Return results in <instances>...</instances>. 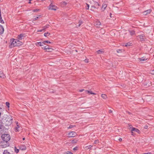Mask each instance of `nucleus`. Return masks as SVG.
<instances>
[{"mask_svg":"<svg viewBox=\"0 0 154 154\" xmlns=\"http://www.w3.org/2000/svg\"><path fill=\"white\" fill-rule=\"evenodd\" d=\"M4 31V29L3 26L0 25V35H1L3 33Z\"/></svg>","mask_w":154,"mask_h":154,"instance_id":"nucleus-12","label":"nucleus"},{"mask_svg":"<svg viewBox=\"0 0 154 154\" xmlns=\"http://www.w3.org/2000/svg\"><path fill=\"white\" fill-rule=\"evenodd\" d=\"M151 11V10L150 9H149L146 11H144L143 12V14L144 15H146L147 14H149Z\"/></svg>","mask_w":154,"mask_h":154,"instance_id":"nucleus-14","label":"nucleus"},{"mask_svg":"<svg viewBox=\"0 0 154 154\" xmlns=\"http://www.w3.org/2000/svg\"><path fill=\"white\" fill-rule=\"evenodd\" d=\"M109 113H112V110H109Z\"/></svg>","mask_w":154,"mask_h":154,"instance_id":"nucleus-52","label":"nucleus"},{"mask_svg":"<svg viewBox=\"0 0 154 154\" xmlns=\"http://www.w3.org/2000/svg\"><path fill=\"white\" fill-rule=\"evenodd\" d=\"M84 90V89L80 90H79V91L80 92H82Z\"/></svg>","mask_w":154,"mask_h":154,"instance_id":"nucleus-50","label":"nucleus"},{"mask_svg":"<svg viewBox=\"0 0 154 154\" xmlns=\"http://www.w3.org/2000/svg\"><path fill=\"white\" fill-rule=\"evenodd\" d=\"M112 14L110 13V17H112Z\"/></svg>","mask_w":154,"mask_h":154,"instance_id":"nucleus-55","label":"nucleus"},{"mask_svg":"<svg viewBox=\"0 0 154 154\" xmlns=\"http://www.w3.org/2000/svg\"><path fill=\"white\" fill-rule=\"evenodd\" d=\"M150 73L152 75H154V70L151 71L150 72Z\"/></svg>","mask_w":154,"mask_h":154,"instance_id":"nucleus-44","label":"nucleus"},{"mask_svg":"<svg viewBox=\"0 0 154 154\" xmlns=\"http://www.w3.org/2000/svg\"><path fill=\"white\" fill-rule=\"evenodd\" d=\"M100 22L98 20H96L94 23V25L97 27H100Z\"/></svg>","mask_w":154,"mask_h":154,"instance_id":"nucleus-7","label":"nucleus"},{"mask_svg":"<svg viewBox=\"0 0 154 154\" xmlns=\"http://www.w3.org/2000/svg\"><path fill=\"white\" fill-rule=\"evenodd\" d=\"M49 25H46L43 27V29H45V30L46 28H47L48 27Z\"/></svg>","mask_w":154,"mask_h":154,"instance_id":"nucleus-38","label":"nucleus"},{"mask_svg":"<svg viewBox=\"0 0 154 154\" xmlns=\"http://www.w3.org/2000/svg\"><path fill=\"white\" fill-rule=\"evenodd\" d=\"M99 141L98 140H96L94 142V144H97L98 143Z\"/></svg>","mask_w":154,"mask_h":154,"instance_id":"nucleus-43","label":"nucleus"},{"mask_svg":"<svg viewBox=\"0 0 154 154\" xmlns=\"http://www.w3.org/2000/svg\"><path fill=\"white\" fill-rule=\"evenodd\" d=\"M67 154H73L72 153L70 152H67Z\"/></svg>","mask_w":154,"mask_h":154,"instance_id":"nucleus-47","label":"nucleus"},{"mask_svg":"<svg viewBox=\"0 0 154 154\" xmlns=\"http://www.w3.org/2000/svg\"><path fill=\"white\" fill-rule=\"evenodd\" d=\"M44 43H47L50 44L51 42L49 41H44Z\"/></svg>","mask_w":154,"mask_h":154,"instance_id":"nucleus-41","label":"nucleus"},{"mask_svg":"<svg viewBox=\"0 0 154 154\" xmlns=\"http://www.w3.org/2000/svg\"><path fill=\"white\" fill-rule=\"evenodd\" d=\"M138 36L141 41H144L145 38L144 35H139Z\"/></svg>","mask_w":154,"mask_h":154,"instance_id":"nucleus-11","label":"nucleus"},{"mask_svg":"<svg viewBox=\"0 0 154 154\" xmlns=\"http://www.w3.org/2000/svg\"><path fill=\"white\" fill-rule=\"evenodd\" d=\"M86 5H87V6L85 7V8L86 9H88L89 8V5L88 4H86Z\"/></svg>","mask_w":154,"mask_h":154,"instance_id":"nucleus-36","label":"nucleus"},{"mask_svg":"<svg viewBox=\"0 0 154 154\" xmlns=\"http://www.w3.org/2000/svg\"><path fill=\"white\" fill-rule=\"evenodd\" d=\"M5 75L3 73L1 72H0V77L4 79L5 78Z\"/></svg>","mask_w":154,"mask_h":154,"instance_id":"nucleus-17","label":"nucleus"},{"mask_svg":"<svg viewBox=\"0 0 154 154\" xmlns=\"http://www.w3.org/2000/svg\"><path fill=\"white\" fill-rule=\"evenodd\" d=\"M50 33L48 32L45 33L44 34V36H45V37H47V36H48L49 35H50Z\"/></svg>","mask_w":154,"mask_h":154,"instance_id":"nucleus-30","label":"nucleus"},{"mask_svg":"<svg viewBox=\"0 0 154 154\" xmlns=\"http://www.w3.org/2000/svg\"><path fill=\"white\" fill-rule=\"evenodd\" d=\"M85 63H88L89 62V60L88 59H86L85 60Z\"/></svg>","mask_w":154,"mask_h":154,"instance_id":"nucleus-42","label":"nucleus"},{"mask_svg":"<svg viewBox=\"0 0 154 154\" xmlns=\"http://www.w3.org/2000/svg\"><path fill=\"white\" fill-rule=\"evenodd\" d=\"M40 10L39 9H36L34 10H32V11L33 12H37L38 11H39Z\"/></svg>","mask_w":154,"mask_h":154,"instance_id":"nucleus-29","label":"nucleus"},{"mask_svg":"<svg viewBox=\"0 0 154 154\" xmlns=\"http://www.w3.org/2000/svg\"><path fill=\"white\" fill-rule=\"evenodd\" d=\"M138 61L142 63L143 61L146 60H147V58H146L145 57H143L141 58H138Z\"/></svg>","mask_w":154,"mask_h":154,"instance_id":"nucleus-8","label":"nucleus"},{"mask_svg":"<svg viewBox=\"0 0 154 154\" xmlns=\"http://www.w3.org/2000/svg\"><path fill=\"white\" fill-rule=\"evenodd\" d=\"M16 124L17 126L15 128L14 131L16 132H19V128H20V126L18 125V122L16 123Z\"/></svg>","mask_w":154,"mask_h":154,"instance_id":"nucleus-10","label":"nucleus"},{"mask_svg":"<svg viewBox=\"0 0 154 154\" xmlns=\"http://www.w3.org/2000/svg\"><path fill=\"white\" fill-rule=\"evenodd\" d=\"M22 44V43L17 39H14L11 42V45L13 46H19Z\"/></svg>","mask_w":154,"mask_h":154,"instance_id":"nucleus-1","label":"nucleus"},{"mask_svg":"<svg viewBox=\"0 0 154 154\" xmlns=\"http://www.w3.org/2000/svg\"><path fill=\"white\" fill-rule=\"evenodd\" d=\"M2 154H11V153L7 149H5L3 151Z\"/></svg>","mask_w":154,"mask_h":154,"instance_id":"nucleus-15","label":"nucleus"},{"mask_svg":"<svg viewBox=\"0 0 154 154\" xmlns=\"http://www.w3.org/2000/svg\"><path fill=\"white\" fill-rule=\"evenodd\" d=\"M101 97L103 98V99H106L107 98V96L105 94H102L101 95Z\"/></svg>","mask_w":154,"mask_h":154,"instance_id":"nucleus-21","label":"nucleus"},{"mask_svg":"<svg viewBox=\"0 0 154 154\" xmlns=\"http://www.w3.org/2000/svg\"><path fill=\"white\" fill-rule=\"evenodd\" d=\"M69 137H74L77 135L76 133L74 131H71L68 134Z\"/></svg>","mask_w":154,"mask_h":154,"instance_id":"nucleus-6","label":"nucleus"},{"mask_svg":"<svg viewBox=\"0 0 154 154\" xmlns=\"http://www.w3.org/2000/svg\"><path fill=\"white\" fill-rule=\"evenodd\" d=\"M107 7V5L106 4L103 5H102V8H104V9H105Z\"/></svg>","mask_w":154,"mask_h":154,"instance_id":"nucleus-35","label":"nucleus"},{"mask_svg":"<svg viewBox=\"0 0 154 154\" xmlns=\"http://www.w3.org/2000/svg\"><path fill=\"white\" fill-rule=\"evenodd\" d=\"M6 106L8 107V108H9V106H10V103L9 102H6Z\"/></svg>","mask_w":154,"mask_h":154,"instance_id":"nucleus-32","label":"nucleus"},{"mask_svg":"<svg viewBox=\"0 0 154 154\" xmlns=\"http://www.w3.org/2000/svg\"><path fill=\"white\" fill-rule=\"evenodd\" d=\"M57 7L56 5L53 4L52 3H51L49 6V9L56 11L57 9Z\"/></svg>","mask_w":154,"mask_h":154,"instance_id":"nucleus-5","label":"nucleus"},{"mask_svg":"<svg viewBox=\"0 0 154 154\" xmlns=\"http://www.w3.org/2000/svg\"><path fill=\"white\" fill-rule=\"evenodd\" d=\"M24 36V35L23 34H20L18 35V38L20 40H21L23 39Z\"/></svg>","mask_w":154,"mask_h":154,"instance_id":"nucleus-16","label":"nucleus"},{"mask_svg":"<svg viewBox=\"0 0 154 154\" xmlns=\"http://www.w3.org/2000/svg\"><path fill=\"white\" fill-rule=\"evenodd\" d=\"M12 119L11 118L9 117L7 118L6 124L7 125H9L12 123Z\"/></svg>","mask_w":154,"mask_h":154,"instance_id":"nucleus-4","label":"nucleus"},{"mask_svg":"<svg viewBox=\"0 0 154 154\" xmlns=\"http://www.w3.org/2000/svg\"><path fill=\"white\" fill-rule=\"evenodd\" d=\"M131 134H132V135H134L133 131H131Z\"/></svg>","mask_w":154,"mask_h":154,"instance_id":"nucleus-54","label":"nucleus"},{"mask_svg":"<svg viewBox=\"0 0 154 154\" xmlns=\"http://www.w3.org/2000/svg\"><path fill=\"white\" fill-rule=\"evenodd\" d=\"M48 48V47L46 46L44 47L43 48H42L44 50H46V51L47 50V49Z\"/></svg>","mask_w":154,"mask_h":154,"instance_id":"nucleus-37","label":"nucleus"},{"mask_svg":"<svg viewBox=\"0 0 154 154\" xmlns=\"http://www.w3.org/2000/svg\"><path fill=\"white\" fill-rule=\"evenodd\" d=\"M78 147L77 146H76V147H75L74 148H73V150L74 151H75L78 150Z\"/></svg>","mask_w":154,"mask_h":154,"instance_id":"nucleus-39","label":"nucleus"},{"mask_svg":"<svg viewBox=\"0 0 154 154\" xmlns=\"http://www.w3.org/2000/svg\"><path fill=\"white\" fill-rule=\"evenodd\" d=\"M1 138L2 140L8 142L11 139L10 135L8 134H3L1 136Z\"/></svg>","mask_w":154,"mask_h":154,"instance_id":"nucleus-2","label":"nucleus"},{"mask_svg":"<svg viewBox=\"0 0 154 154\" xmlns=\"http://www.w3.org/2000/svg\"><path fill=\"white\" fill-rule=\"evenodd\" d=\"M143 154H152V153L150 152H148L147 153H144Z\"/></svg>","mask_w":154,"mask_h":154,"instance_id":"nucleus-51","label":"nucleus"},{"mask_svg":"<svg viewBox=\"0 0 154 154\" xmlns=\"http://www.w3.org/2000/svg\"><path fill=\"white\" fill-rule=\"evenodd\" d=\"M83 23V22L81 20H80L79 22V24L78 25H76L77 27H79Z\"/></svg>","mask_w":154,"mask_h":154,"instance_id":"nucleus-24","label":"nucleus"},{"mask_svg":"<svg viewBox=\"0 0 154 154\" xmlns=\"http://www.w3.org/2000/svg\"><path fill=\"white\" fill-rule=\"evenodd\" d=\"M61 4L62 5H63V6L66 5L67 4L65 2H62Z\"/></svg>","mask_w":154,"mask_h":154,"instance_id":"nucleus-34","label":"nucleus"},{"mask_svg":"<svg viewBox=\"0 0 154 154\" xmlns=\"http://www.w3.org/2000/svg\"><path fill=\"white\" fill-rule=\"evenodd\" d=\"M4 127V126L3 125L2 121L0 120V129L3 128Z\"/></svg>","mask_w":154,"mask_h":154,"instance_id":"nucleus-18","label":"nucleus"},{"mask_svg":"<svg viewBox=\"0 0 154 154\" xmlns=\"http://www.w3.org/2000/svg\"><path fill=\"white\" fill-rule=\"evenodd\" d=\"M103 52H104L103 49L99 50L96 51V52L98 54H101Z\"/></svg>","mask_w":154,"mask_h":154,"instance_id":"nucleus-19","label":"nucleus"},{"mask_svg":"<svg viewBox=\"0 0 154 154\" xmlns=\"http://www.w3.org/2000/svg\"><path fill=\"white\" fill-rule=\"evenodd\" d=\"M75 125H69V127L68 128V129H70V128H72L74 127H75Z\"/></svg>","mask_w":154,"mask_h":154,"instance_id":"nucleus-33","label":"nucleus"},{"mask_svg":"<svg viewBox=\"0 0 154 154\" xmlns=\"http://www.w3.org/2000/svg\"><path fill=\"white\" fill-rule=\"evenodd\" d=\"M25 138H23V140H25Z\"/></svg>","mask_w":154,"mask_h":154,"instance_id":"nucleus-56","label":"nucleus"},{"mask_svg":"<svg viewBox=\"0 0 154 154\" xmlns=\"http://www.w3.org/2000/svg\"><path fill=\"white\" fill-rule=\"evenodd\" d=\"M31 1H29V4H31Z\"/></svg>","mask_w":154,"mask_h":154,"instance_id":"nucleus-53","label":"nucleus"},{"mask_svg":"<svg viewBox=\"0 0 154 154\" xmlns=\"http://www.w3.org/2000/svg\"><path fill=\"white\" fill-rule=\"evenodd\" d=\"M41 17V15H38L37 16V17H35V18H34V20H37L38 18H40Z\"/></svg>","mask_w":154,"mask_h":154,"instance_id":"nucleus-31","label":"nucleus"},{"mask_svg":"<svg viewBox=\"0 0 154 154\" xmlns=\"http://www.w3.org/2000/svg\"><path fill=\"white\" fill-rule=\"evenodd\" d=\"M53 50V49L51 48H48L47 50H46V51L48 52H51Z\"/></svg>","mask_w":154,"mask_h":154,"instance_id":"nucleus-28","label":"nucleus"},{"mask_svg":"<svg viewBox=\"0 0 154 154\" xmlns=\"http://www.w3.org/2000/svg\"><path fill=\"white\" fill-rule=\"evenodd\" d=\"M148 128V126L147 125H145L144 126V128L145 129H147Z\"/></svg>","mask_w":154,"mask_h":154,"instance_id":"nucleus-48","label":"nucleus"},{"mask_svg":"<svg viewBox=\"0 0 154 154\" xmlns=\"http://www.w3.org/2000/svg\"><path fill=\"white\" fill-rule=\"evenodd\" d=\"M117 52H118V53H120L121 52H122V51L120 50H117Z\"/></svg>","mask_w":154,"mask_h":154,"instance_id":"nucleus-46","label":"nucleus"},{"mask_svg":"<svg viewBox=\"0 0 154 154\" xmlns=\"http://www.w3.org/2000/svg\"><path fill=\"white\" fill-rule=\"evenodd\" d=\"M131 45V43H127L125 44V47H128Z\"/></svg>","mask_w":154,"mask_h":154,"instance_id":"nucleus-23","label":"nucleus"},{"mask_svg":"<svg viewBox=\"0 0 154 154\" xmlns=\"http://www.w3.org/2000/svg\"><path fill=\"white\" fill-rule=\"evenodd\" d=\"M85 93H89V94H94V95H96V94L95 93H94L92 92V91H85Z\"/></svg>","mask_w":154,"mask_h":154,"instance_id":"nucleus-20","label":"nucleus"},{"mask_svg":"<svg viewBox=\"0 0 154 154\" xmlns=\"http://www.w3.org/2000/svg\"><path fill=\"white\" fill-rule=\"evenodd\" d=\"M45 30V29H43L41 30H39L37 31L38 32H42Z\"/></svg>","mask_w":154,"mask_h":154,"instance_id":"nucleus-40","label":"nucleus"},{"mask_svg":"<svg viewBox=\"0 0 154 154\" xmlns=\"http://www.w3.org/2000/svg\"><path fill=\"white\" fill-rule=\"evenodd\" d=\"M129 33L131 35H132L134 34L135 32L134 31H129Z\"/></svg>","mask_w":154,"mask_h":154,"instance_id":"nucleus-27","label":"nucleus"},{"mask_svg":"<svg viewBox=\"0 0 154 154\" xmlns=\"http://www.w3.org/2000/svg\"><path fill=\"white\" fill-rule=\"evenodd\" d=\"M130 129H131V131H134L137 132V133H139L140 132V131L137 128L132 127V128H130Z\"/></svg>","mask_w":154,"mask_h":154,"instance_id":"nucleus-9","label":"nucleus"},{"mask_svg":"<svg viewBox=\"0 0 154 154\" xmlns=\"http://www.w3.org/2000/svg\"><path fill=\"white\" fill-rule=\"evenodd\" d=\"M35 44L36 45L42 46H43L44 44H45V43L44 41L43 42H37L35 43Z\"/></svg>","mask_w":154,"mask_h":154,"instance_id":"nucleus-13","label":"nucleus"},{"mask_svg":"<svg viewBox=\"0 0 154 154\" xmlns=\"http://www.w3.org/2000/svg\"><path fill=\"white\" fill-rule=\"evenodd\" d=\"M8 142L2 140L0 142V147L2 148H5L9 146Z\"/></svg>","mask_w":154,"mask_h":154,"instance_id":"nucleus-3","label":"nucleus"},{"mask_svg":"<svg viewBox=\"0 0 154 154\" xmlns=\"http://www.w3.org/2000/svg\"><path fill=\"white\" fill-rule=\"evenodd\" d=\"M19 150L18 149H15V152L17 153L19 152Z\"/></svg>","mask_w":154,"mask_h":154,"instance_id":"nucleus-45","label":"nucleus"},{"mask_svg":"<svg viewBox=\"0 0 154 154\" xmlns=\"http://www.w3.org/2000/svg\"><path fill=\"white\" fill-rule=\"evenodd\" d=\"M78 140L77 139H74L72 141V143H76L78 142Z\"/></svg>","mask_w":154,"mask_h":154,"instance_id":"nucleus-26","label":"nucleus"},{"mask_svg":"<svg viewBox=\"0 0 154 154\" xmlns=\"http://www.w3.org/2000/svg\"><path fill=\"white\" fill-rule=\"evenodd\" d=\"M0 23L2 24H4L5 23L4 22L2 19V16L0 17Z\"/></svg>","mask_w":154,"mask_h":154,"instance_id":"nucleus-25","label":"nucleus"},{"mask_svg":"<svg viewBox=\"0 0 154 154\" xmlns=\"http://www.w3.org/2000/svg\"><path fill=\"white\" fill-rule=\"evenodd\" d=\"M119 141H122V139L121 138H119Z\"/></svg>","mask_w":154,"mask_h":154,"instance_id":"nucleus-49","label":"nucleus"},{"mask_svg":"<svg viewBox=\"0 0 154 154\" xmlns=\"http://www.w3.org/2000/svg\"><path fill=\"white\" fill-rule=\"evenodd\" d=\"M24 149H26V147H25V148H24Z\"/></svg>","mask_w":154,"mask_h":154,"instance_id":"nucleus-57","label":"nucleus"},{"mask_svg":"<svg viewBox=\"0 0 154 154\" xmlns=\"http://www.w3.org/2000/svg\"><path fill=\"white\" fill-rule=\"evenodd\" d=\"M92 146H91V145H89L88 146H86V147H85V149H91V147H92Z\"/></svg>","mask_w":154,"mask_h":154,"instance_id":"nucleus-22","label":"nucleus"}]
</instances>
